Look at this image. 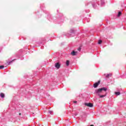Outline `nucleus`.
<instances>
[{
	"label": "nucleus",
	"instance_id": "1",
	"mask_svg": "<svg viewBox=\"0 0 126 126\" xmlns=\"http://www.w3.org/2000/svg\"><path fill=\"white\" fill-rule=\"evenodd\" d=\"M103 91L106 92L107 91V88H101L98 89H97L95 91V93L98 96H99L100 98H104V97H106L107 95L106 94H103V95H101L102 93H103Z\"/></svg>",
	"mask_w": 126,
	"mask_h": 126
},
{
	"label": "nucleus",
	"instance_id": "2",
	"mask_svg": "<svg viewBox=\"0 0 126 126\" xmlns=\"http://www.w3.org/2000/svg\"><path fill=\"white\" fill-rule=\"evenodd\" d=\"M100 80H99V81H98L97 82L94 83V88H97V87H98V85H99L100 84Z\"/></svg>",
	"mask_w": 126,
	"mask_h": 126
},
{
	"label": "nucleus",
	"instance_id": "3",
	"mask_svg": "<svg viewBox=\"0 0 126 126\" xmlns=\"http://www.w3.org/2000/svg\"><path fill=\"white\" fill-rule=\"evenodd\" d=\"M85 106H87V107H90V108H92V107H93V104L91 103H85Z\"/></svg>",
	"mask_w": 126,
	"mask_h": 126
},
{
	"label": "nucleus",
	"instance_id": "4",
	"mask_svg": "<svg viewBox=\"0 0 126 126\" xmlns=\"http://www.w3.org/2000/svg\"><path fill=\"white\" fill-rule=\"evenodd\" d=\"M70 55H71V56H76L77 55V51H73L72 52H71Z\"/></svg>",
	"mask_w": 126,
	"mask_h": 126
},
{
	"label": "nucleus",
	"instance_id": "5",
	"mask_svg": "<svg viewBox=\"0 0 126 126\" xmlns=\"http://www.w3.org/2000/svg\"><path fill=\"white\" fill-rule=\"evenodd\" d=\"M55 67H56V68H60V67H61V65L59 63H56L55 64Z\"/></svg>",
	"mask_w": 126,
	"mask_h": 126
},
{
	"label": "nucleus",
	"instance_id": "6",
	"mask_svg": "<svg viewBox=\"0 0 126 126\" xmlns=\"http://www.w3.org/2000/svg\"><path fill=\"white\" fill-rule=\"evenodd\" d=\"M14 61H15V60H13L11 61H9V62H7V64H10L11 63H13Z\"/></svg>",
	"mask_w": 126,
	"mask_h": 126
},
{
	"label": "nucleus",
	"instance_id": "7",
	"mask_svg": "<svg viewBox=\"0 0 126 126\" xmlns=\"http://www.w3.org/2000/svg\"><path fill=\"white\" fill-rule=\"evenodd\" d=\"M0 97H1L2 98H4V94L1 93L0 94Z\"/></svg>",
	"mask_w": 126,
	"mask_h": 126
},
{
	"label": "nucleus",
	"instance_id": "8",
	"mask_svg": "<svg viewBox=\"0 0 126 126\" xmlns=\"http://www.w3.org/2000/svg\"><path fill=\"white\" fill-rule=\"evenodd\" d=\"M66 65H67V66H68V65H69V61H68V60L66 61Z\"/></svg>",
	"mask_w": 126,
	"mask_h": 126
},
{
	"label": "nucleus",
	"instance_id": "9",
	"mask_svg": "<svg viewBox=\"0 0 126 126\" xmlns=\"http://www.w3.org/2000/svg\"><path fill=\"white\" fill-rule=\"evenodd\" d=\"M121 15H122V12L119 11V12H118V17H120V16H121Z\"/></svg>",
	"mask_w": 126,
	"mask_h": 126
},
{
	"label": "nucleus",
	"instance_id": "10",
	"mask_svg": "<svg viewBox=\"0 0 126 126\" xmlns=\"http://www.w3.org/2000/svg\"><path fill=\"white\" fill-rule=\"evenodd\" d=\"M3 67H4V65H0V69H2V68H3Z\"/></svg>",
	"mask_w": 126,
	"mask_h": 126
},
{
	"label": "nucleus",
	"instance_id": "11",
	"mask_svg": "<svg viewBox=\"0 0 126 126\" xmlns=\"http://www.w3.org/2000/svg\"><path fill=\"white\" fill-rule=\"evenodd\" d=\"M110 76H112V74H107L106 75V77L109 78Z\"/></svg>",
	"mask_w": 126,
	"mask_h": 126
},
{
	"label": "nucleus",
	"instance_id": "12",
	"mask_svg": "<svg viewBox=\"0 0 126 126\" xmlns=\"http://www.w3.org/2000/svg\"><path fill=\"white\" fill-rule=\"evenodd\" d=\"M115 94H116V95H120V94H121V93L120 92H115Z\"/></svg>",
	"mask_w": 126,
	"mask_h": 126
},
{
	"label": "nucleus",
	"instance_id": "13",
	"mask_svg": "<svg viewBox=\"0 0 126 126\" xmlns=\"http://www.w3.org/2000/svg\"><path fill=\"white\" fill-rule=\"evenodd\" d=\"M101 43H102V40H99L98 42V44H101Z\"/></svg>",
	"mask_w": 126,
	"mask_h": 126
},
{
	"label": "nucleus",
	"instance_id": "14",
	"mask_svg": "<svg viewBox=\"0 0 126 126\" xmlns=\"http://www.w3.org/2000/svg\"><path fill=\"white\" fill-rule=\"evenodd\" d=\"M78 51H79V52H80V51H81V48H79L78 49Z\"/></svg>",
	"mask_w": 126,
	"mask_h": 126
},
{
	"label": "nucleus",
	"instance_id": "15",
	"mask_svg": "<svg viewBox=\"0 0 126 126\" xmlns=\"http://www.w3.org/2000/svg\"><path fill=\"white\" fill-rule=\"evenodd\" d=\"M74 103H77V101H74Z\"/></svg>",
	"mask_w": 126,
	"mask_h": 126
},
{
	"label": "nucleus",
	"instance_id": "16",
	"mask_svg": "<svg viewBox=\"0 0 126 126\" xmlns=\"http://www.w3.org/2000/svg\"><path fill=\"white\" fill-rule=\"evenodd\" d=\"M19 115L20 116H21V113H19Z\"/></svg>",
	"mask_w": 126,
	"mask_h": 126
},
{
	"label": "nucleus",
	"instance_id": "17",
	"mask_svg": "<svg viewBox=\"0 0 126 126\" xmlns=\"http://www.w3.org/2000/svg\"><path fill=\"white\" fill-rule=\"evenodd\" d=\"M90 126H94V125H91Z\"/></svg>",
	"mask_w": 126,
	"mask_h": 126
}]
</instances>
